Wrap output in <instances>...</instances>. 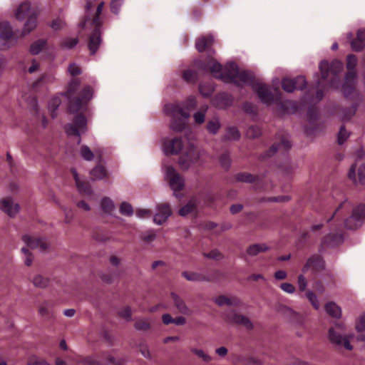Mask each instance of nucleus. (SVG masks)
<instances>
[{
	"mask_svg": "<svg viewBox=\"0 0 365 365\" xmlns=\"http://www.w3.org/2000/svg\"><path fill=\"white\" fill-rule=\"evenodd\" d=\"M163 150L166 155L180 154L178 164L183 170H187L198 163L203 150L186 138H167L163 143Z\"/></svg>",
	"mask_w": 365,
	"mask_h": 365,
	"instance_id": "f257e3e1",
	"label": "nucleus"
},
{
	"mask_svg": "<svg viewBox=\"0 0 365 365\" xmlns=\"http://www.w3.org/2000/svg\"><path fill=\"white\" fill-rule=\"evenodd\" d=\"M211 73L225 82H234L239 86L250 84L253 81V74L248 71H239L234 63H227L224 68L220 63L212 59L208 63Z\"/></svg>",
	"mask_w": 365,
	"mask_h": 365,
	"instance_id": "f03ea898",
	"label": "nucleus"
},
{
	"mask_svg": "<svg viewBox=\"0 0 365 365\" xmlns=\"http://www.w3.org/2000/svg\"><path fill=\"white\" fill-rule=\"evenodd\" d=\"M196 106L195 98L187 99V105L170 103L165 107V111L171 117L170 127L173 130L181 131L185 125L186 120L190 117V109Z\"/></svg>",
	"mask_w": 365,
	"mask_h": 365,
	"instance_id": "7ed1b4c3",
	"label": "nucleus"
},
{
	"mask_svg": "<svg viewBox=\"0 0 365 365\" xmlns=\"http://www.w3.org/2000/svg\"><path fill=\"white\" fill-rule=\"evenodd\" d=\"M80 85V81L73 79L70 81L67 94L70 98L69 110L71 112H76L80 110L91 100L93 96V90L91 87L84 88L80 97L72 98L73 93L76 91Z\"/></svg>",
	"mask_w": 365,
	"mask_h": 365,
	"instance_id": "20e7f679",
	"label": "nucleus"
},
{
	"mask_svg": "<svg viewBox=\"0 0 365 365\" xmlns=\"http://www.w3.org/2000/svg\"><path fill=\"white\" fill-rule=\"evenodd\" d=\"M345 331L346 326L344 323H336L329 329L328 339L335 346L351 351L353 349V346L350 341L354 335L346 334Z\"/></svg>",
	"mask_w": 365,
	"mask_h": 365,
	"instance_id": "39448f33",
	"label": "nucleus"
},
{
	"mask_svg": "<svg viewBox=\"0 0 365 365\" xmlns=\"http://www.w3.org/2000/svg\"><path fill=\"white\" fill-rule=\"evenodd\" d=\"M357 63V58L354 55H349L347 56L346 67L349 70L345 76V81L342 86V92L347 97L354 91L356 82V73L354 68Z\"/></svg>",
	"mask_w": 365,
	"mask_h": 365,
	"instance_id": "423d86ee",
	"label": "nucleus"
},
{
	"mask_svg": "<svg viewBox=\"0 0 365 365\" xmlns=\"http://www.w3.org/2000/svg\"><path fill=\"white\" fill-rule=\"evenodd\" d=\"M343 68V63L338 60H334L331 62L330 66L327 61H322L319 64V69L322 74V81H319L318 84H323L324 81H329V76H333L331 78L330 86H335V77L338 73H339Z\"/></svg>",
	"mask_w": 365,
	"mask_h": 365,
	"instance_id": "0eeeda50",
	"label": "nucleus"
},
{
	"mask_svg": "<svg viewBox=\"0 0 365 365\" xmlns=\"http://www.w3.org/2000/svg\"><path fill=\"white\" fill-rule=\"evenodd\" d=\"M163 170L165 178L168 182L170 187L173 190L174 195L178 197L177 192L183 189L184 179L172 166H166L164 168Z\"/></svg>",
	"mask_w": 365,
	"mask_h": 365,
	"instance_id": "6e6552de",
	"label": "nucleus"
},
{
	"mask_svg": "<svg viewBox=\"0 0 365 365\" xmlns=\"http://www.w3.org/2000/svg\"><path fill=\"white\" fill-rule=\"evenodd\" d=\"M365 218V205H360L353 210L351 217L345 220V227L349 230L359 228Z\"/></svg>",
	"mask_w": 365,
	"mask_h": 365,
	"instance_id": "1a4fd4ad",
	"label": "nucleus"
},
{
	"mask_svg": "<svg viewBox=\"0 0 365 365\" xmlns=\"http://www.w3.org/2000/svg\"><path fill=\"white\" fill-rule=\"evenodd\" d=\"M87 121L83 115H78L75 118L73 123L66 126V131L68 135H80L86 131Z\"/></svg>",
	"mask_w": 365,
	"mask_h": 365,
	"instance_id": "9d476101",
	"label": "nucleus"
},
{
	"mask_svg": "<svg viewBox=\"0 0 365 365\" xmlns=\"http://www.w3.org/2000/svg\"><path fill=\"white\" fill-rule=\"evenodd\" d=\"M36 13H38L37 9L32 7L29 1H25L16 7L14 11V16L17 20L21 21Z\"/></svg>",
	"mask_w": 365,
	"mask_h": 365,
	"instance_id": "9b49d317",
	"label": "nucleus"
},
{
	"mask_svg": "<svg viewBox=\"0 0 365 365\" xmlns=\"http://www.w3.org/2000/svg\"><path fill=\"white\" fill-rule=\"evenodd\" d=\"M282 88L288 93H292L296 89L302 90L307 86V82L303 76H298L296 78H284L282 82Z\"/></svg>",
	"mask_w": 365,
	"mask_h": 365,
	"instance_id": "f8f14e48",
	"label": "nucleus"
},
{
	"mask_svg": "<svg viewBox=\"0 0 365 365\" xmlns=\"http://www.w3.org/2000/svg\"><path fill=\"white\" fill-rule=\"evenodd\" d=\"M71 173L75 180L76 187L82 195L89 196L93 193L89 182L84 178L79 175L76 170L71 169Z\"/></svg>",
	"mask_w": 365,
	"mask_h": 365,
	"instance_id": "ddd939ff",
	"label": "nucleus"
},
{
	"mask_svg": "<svg viewBox=\"0 0 365 365\" xmlns=\"http://www.w3.org/2000/svg\"><path fill=\"white\" fill-rule=\"evenodd\" d=\"M349 178L354 184H365V164L357 165L356 164L353 165L348 173Z\"/></svg>",
	"mask_w": 365,
	"mask_h": 365,
	"instance_id": "4468645a",
	"label": "nucleus"
},
{
	"mask_svg": "<svg viewBox=\"0 0 365 365\" xmlns=\"http://www.w3.org/2000/svg\"><path fill=\"white\" fill-rule=\"evenodd\" d=\"M0 210L11 217H14L20 210L19 205L14 200L7 197L0 200Z\"/></svg>",
	"mask_w": 365,
	"mask_h": 365,
	"instance_id": "2eb2a0df",
	"label": "nucleus"
},
{
	"mask_svg": "<svg viewBox=\"0 0 365 365\" xmlns=\"http://www.w3.org/2000/svg\"><path fill=\"white\" fill-rule=\"evenodd\" d=\"M14 32L10 24L7 21L0 22V49L9 47L8 41L11 40Z\"/></svg>",
	"mask_w": 365,
	"mask_h": 365,
	"instance_id": "dca6fc26",
	"label": "nucleus"
},
{
	"mask_svg": "<svg viewBox=\"0 0 365 365\" xmlns=\"http://www.w3.org/2000/svg\"><path fill=\"white\" fill-rule=\"evenodd\" d=\"M172 212L168 204H160L157 207V212L154 215L153 222L157 225H162L168 220Z\"/></svg>",
	"mask_w": 365,
	"mask_h": 365,
	"instance_id": "f3484780",
	"label": "nucleus"
},
{
	"mask_svg": "<svg viewBox=\"0 0 365 365\" xmlns=\"http://www.w3.org/2000/svg\"><path fill=\"white\" fill-rule=\"evenodd\" d=\"M37 312L38 315L45 319L54 318L53 304L49 301L39 302L37 304Z\"/></svg>",
	"mask_w": 365,
	"mask_h": 365,
	"instance_id": "a211bd4d",
	"label": "nucleus"
},
{
	"mask_svg": "<svg viewBox=\"0 0 365 365\" xmlns=\"http://www.w3.org/2000/svg\"><path fill=\"white\" fill-rule=\"evenodd\" d=\"M253 89L257 93L259 98L264 103L269 105L274 101L273 94L264 84L255 83Z\"/></svg>",
	"mask_w": 365,
	"mask_h": 365,
	"instance_id": "6ab92c4d",
	"label": "nucleus"
},
{
	"mask_svg": "<svg viewBox=\"0 0 365 365\" xmlns=\"http://www.w3.org/2000/svg\"><path fill=\"white\" fill-rule=\"evenodd\" d=\"M23 240L25 244L31 249H39L44 251L48 247V243L45 239L36 238L29 235H24Z\"/></svg>",
	"mask_w": 365,
	"mask_h": 365,
	"instance_id": "aec40b11",
	"label": "nucleus"
},
{
	"mask_svg": "<svg viewBox=\"0 0 365 365\" xmlns=\"http://www.w3.org/2000/svg\"><path fill=\"white\" fill-rule=\"evenodd\" d=\"M226 320L230 323H235L238 325H242L247 329L252 328L251 321L245 315L240 314L235 312H230L226 315Z\"/></svg>",
	"mask_w": 365,
	"mask_h": 365,
	"instance_id": "412c9836",
	"label": "nucleus"
},
{
	"mask_svg": "<svg viewBox=\"0 0 365 365\" xmlns=\"http://www.w3.org/2000/svg\"><path fill=\"white\" fill-rule=\"evenodd\" d=\"M93 26L94 28V31L89 37L88 41V48L91 54L96 53L102 41L100 31L101 26Z\"/></svg>",
	"mask_w": 365,
	"mask_h": 365,
	"instance_id": "4be33fe9",
	"label": "nucleus"
},
{
	"mask_svg": "<svg viewBox=\"0 0 365 365\" xmlns=\"http://www.w3.org/2000/svg\"><path fill=\"white\" fill-rule=\"evenodd\" d=\"M38 12L33 14L31 16L26 19V21L24 24V28L21 31V36H25L30 34L37 26V17Z\"/></svg>",
	"mask_w": 365,
	"mask_h": 365,
	"instance_id": "5701e85b",
	"label": "nucleus"
},
{
	"mask_svg": "<svg viewBox=\"0 0 365 365\" xmlns=\"http://www.w3.org/2000/svg\"><path fill=\"white\" fill-rule=\"evenodd\" d=\"M53 80L54 77L52 75L44 73L33 83L32 87L36 90L44 88L48 84L53 83Z\"/></svg>",
	"mask_w": 365,
	"mask_h": 365,
	"instance_id": "b1692460",
	"label": "nucleus"
},
{
	"mask_svg": "<svg viewBox=\"0 0 365 365\" xmlns=\"http://www.w3.org/2000/svg\"><path fill=\"white\" fill-rule=\"evenodd\" d=\"M171 297L175 307L178 309L180 313L185 315H190L191 314V310L186 305L185 302L176 294L172 293Z\"/></svg>",
	"mask_w": 365,
	"mask_h": 365,
	"instance_id": "393cba45",
	"label": "nucleus"
},
{
	"mask_svg": "<svg viewBox=\"0 0 365 365\" xmlns=\"http://www.w3.org/2000/svg\"><path fill=\"white\" fill-rule=\"evenodd\" d=\"M365 43V29H359L357 32L356 39L351 41V48L356 51H361Z\"/></svg>",
	"mask_w": 365,
	"mask_h": 365,
	"instance_id": "a878e982",
	"label": "nucleus"
},
{
	"mask_svg": "<svg viewBox=\"0 0 365 365\" xmlns=\"http://www.w3.org/2000/svg\"><path fill=\"white\" fill-rule=\"evenodd\" d=\"M269 249V246L264 243L254 244L249 246L247 249V253L252 257L256 256L259 253L265 252Z\"/></svg>",
	"mask_w": 365,
	"mask_h": 365,
	"instance_id": "bb28decb",
	"label": "nucleus"
},
{
	"mask_svg": "<svg viewBox=\"0 0 365 365\" xmlns=\"http://www.w3.org/2000/svg\"><path fill=\"white\" fill-rule=\"evenodd\" d=\"M182 275L183 277H185L188 281H192V282L210 281V279L207 276H205L201 273H198V272L185 271L182 273Z\"/></svg>",
	"mask_w": 365,
	"mask_h": 365,
	"instance_id": "cd10ccee",
	"label": "nucleus"
},
{
	"mask_svg": "<svg viewBox=\"0 0 365 365\" xmlns=\"http://www.w3.org/2000/svg\"><path fill=\"white\" fill-rule=\"evenodd\" d=\"M214 302L218 306L224 305H237L240 304V300L236 297H228L225 295H220L214 299Z\"/></svg>",
	"mask_w": 365,
	"mask_h": 365,
	"instance_id": "c85d7f7f",
	"label": "nucleus"
},
{
	"mask_svg": "<svg viewBox=\"0 0 365 365\" xmlns=\"http://www.w3.org/2000/svg\"><path fill=\"white\" fill-rule=\"evenodd\" d=\"M214 38L212 36H202L199 38L196 43L195 46L199 52H202L207 47L212 43Z\"/></svg>",
	"mask_w": 365,
	"mask_h": 365,
	"instance_id": "c756f323",
	"label": "nucleus"
},
{
	"mask_svg": "<svg viewBox=\"0 0 365 365\" xmlns=\"http://www.w3.org/2000/svg\"><path fill=\"white\" fill-rule=\"evenodd\" d=\"M31 282L34 287L37 288L44 289L49 284L48 278L43 276L42 274H38L34 276L31 279Z\"/></svg>",
	"mask_w": 365,
	"mask_h": 365,
	"instance_id": "7c9ffc66",
	"label": "nucleus"
},
{
	"mask_svg": "<svg viewBox=\"0 0 365 365\" xmlns=\"http://www.w3.org/2000/svg\"><path fill=\"white\" fill-rule=\"evenodd\" d=\"M327 313L334 318H340L341 316V308L334 302H329L325 305Z\"/></svg>",
	"mask_w": 365,
	"mask_h": 365,
	"instance_id": "2f4dec72",
	"label": "nucleus"
},
{
	"mask_svg": "<svg viewBox=\"0 0 365 365\" xmlns=\"http://www.w3.org/2000/svg\"><path fill=\"white\" fill-rule=\"evenodd\" d=\"M291 146L292 144L291 142L289 140L288 138L284 137L282 139L279 143L274 145L272 147L270 152L272 153V154L275 153L277 150L284 152L289 149V148H291Z\"/></svg>",
	"mask_w": 365,
	"mask_h": 365,
	"instance_id": "473e14b6",
	"label": "nucleus"
},
{
	"mask_svg": "<svg viewBox=\"0 0 365 365\" xmlns=\"http://www.w3.org/2000/svg\"><path fill=\"white\" fill-rule=\"evenodd\" d=\"M91 178L95 180H102L106 176V170L101 165L95 167L90 173Z\"/></svg>",
	"mask_w": 365,
	"mask_h": 365,
	"instance_id": "72a5a7b5",
	"label": "nucleus"
},
{
	"mask_svg": "<svg viewBox=\"0 0 365 365\" xmlns=\"http://www.w3.org/2000/svg\"><path fill=\"white\" fill-rule=\"evenodd\" d=\"M134 327L138 331H147L150 328V321L144 318L136 319Z\"/></svg>",
	"mask_w": 365,
	"mask_h": 365,
	"instance_id": "f704fd0d",
	"label": "nucleus"
},
{
	"mask_svg": "<svg viewBox=\"0 0 365 365\" xmlns=\"http://www.w3.org/2000/svg\"><path fill=\"white\" fill-rule=\"evenodd\" d=\"M46 46L45 40H38L34 42L30 46V52L34 55L38 54Z\"/></svg>",
	"mask_w": 365,
	"mask_h": 365,
	"instance_id": "c9c22d12",
	"label": "nucleus"
},
{
	"mask_svg": "<svg viewBox=\"0 0 365 365\" xmlns=\"http://www.w3.org/2000/svg\"><path fill=\"white\" fill-rule=\"evenodd\" d=\"M196 206V200L194 199L190 200L185 206L179 210V214L181 216H186L194 211Z\"/></svg>",
	"mask_w": 365,
	"mask_h": 365,
	"instance_id": "e433bc0d",
	"label": "nucleus"
},
{
	"mask_svg": "<svg viewBox=\"0 0 365 365\" xmlns=\"http://www.w3.org/2000/svg\"><path fill=\"white\" fill-rule=\"evenodd\" d=\"M101 207L103 211L107 213H110L115 208L113 200L107 197H105L101 200Z\"/></svg>",
	"mask_w": 365,
	"mask_h": 365,
	"instance_id": "4c0bfd02",
	"label": "nucleus"
},
{
	"mask_svg": "<svg viewBox=\"0 0 365 365\" xmlns=\"http://www.w3.org/2000/svg\"><path fill=\"white\" fill-rule=\"evenodd\" d=\"M190 351L206 363H209L212 360V358L201 349L192 347L190 349Z\"/></svg>",
	"mask_w": 365,
	"mask_h": 365,
	"instance_id": "58836bf2",
	"label": "nucleus"
},
{
	"mask_svg": "<svg viewBox=\"0 0 365 365\" xmlns=\"http://www.w3.org/2000/svg\"><path fill=\"white\" fill-rule=\"evenodd\" d=\"M80 155L84 160L87 161H91L94 158V155L90 148L85 145L81 147Z\"/></svg>",
	"mask_w": 365,
	"mask_h": 365,
	"instance_id": "ea45409f",
	"label": "nucleus"
},
{
	"mask_svg": "<svg viewBox=\"0 0 365 365\" xmlns=\"http://www.w3.org/2000/svg\"><path fill=\"white\" fill-rule=\"evenodd\" d=\"M61 104V101L58 98H54L51 99L48 104V109L51 112V115L52 118H55L56 116V110L58 109Z\"/></svg>",
	"mask_w": 365,
	"mask_h": 365,
	"instance_id": "a19ab883",
	"label": "nucleus"
},
{
	"mask_svg": "<svg viewBox=\"0 0 365 365\" xmlns=\"http://www.w3.org/2000/svg\"><path fill=\"white\" fill-rule=\"evenodd\" d=\"M220 127V124L219 120L217 118L210 120L207 125V130L212 134H216Z\"/></svg>",
	"mask_w": 365,
	"mask_h": 365,
	"instance_id": "79ce46f5",
	"label": "nucleus"
},
{
	"mask_svg": "<svg viewBox=\"0 0 365 365\" xmlns=\"http://www.w3.org/2000/svg\"><path fill=\"white\" fill-rule=\"evenodd\" d=\"M27 363L28 365H50L46 360L35 355L30 356Z\"/></svg>",
	"mask_w": 365,
	"mask_h": 365,
	"instance_id": "37998d69",
	"label": "nucleus"
},
{
	"mask_svg": "<svg viewBox=\"0 0 365 365\" xmlns=\"http://www.w3.org/2000/svg\"><path fill=\"white\" fill-rule=\"evenodd\" d=\"M240 137V132L236 128H230L225 135V138L230 140H238Z\"/></svg>",
	"mask_w": 365,
	"mask_h": 365,
	"instance_id": "c03bdc74",
	"label": "nucleus"
},
{
	"mask_svg": "<svg viewBox=\"0 0 365 365\" xmlns=\"http://www.w3.org/2000/svg\"><path fill=\"white\" fill-rule=\"evenodd\" d=\"M119 316L127 322L132 321V309L130 307L122 308L118 313Z\"/></svg>",
	"mask_w": 365,
	"mask_h": 365,
	"instance_id": "a18cd8bd",
	"label": "nucleus"
},
{
	"mask_svg": "<svg viewBox=\"0 0 365 365\" xmlns=\"http://www.w3.org/2000/svg\"><path fill=\"white\" fill-rule=\"evenodd\" d=\"M235 180L239 182H252L255 180V177L249 173H238L235 176Z\"/></svg>",
	"mask_w": 365,
	"mask_h": 365,
	"instance_id": "49530a36",
	"label": "nucleus"
},
{
	"mask_svg": "<svg viewBox=\"0 0 365 365\" xmlns=\"http://www.w3.org/2000/svg\"><path fill=\"white\" fill-rule=\"evenodd\" d=\"M343 241V237L341 235L333 236L329 235L325 239V243L330 246H334Z\"/></svg>",
	"mask_w": 365,
	"mask_h": 365,
	"instance_id": "de8ad7c7",
	"label": "nucleus"
},
{
	"mask_svg": "<svg viewBox=\"0 0 365 365\" xmlns=\"http://www.w3.org/2000/svg\"><path fill=\"white\" fill-rule=\"evenodd\" d=\"M104 6V3L102 1L100 4H98L96 9V16L91 21L92 26H101V22L99 19V16L102 12L103 8Z\"/></svg>",
	"mask_w": 365,
	"mask_h": 365,
	"instance_id": "09e8293b",
	"label": "nucleus"
},
{
	"mask_svg": "<svg viewBox=\"0 0 365 365\" xmlns=\"http://www.w3.org/2000/svg\"><path fill=\"white\" fill-rule=\"evenodd\" d=\"M306 297H307V299H309V301L310 302V303L312 304V305L314 307V309H319L320 305H319L317 297L313 292H312V291L307 292L306 293Z\"/></svg>",
	"mask_w": 365,
	"mask_h": 365,
	"instance_id": "8fccbe9b",
	"label": "nucleus"
},
{
	"mask_svg": "<svg viewBox=\"0 0 365 365\" xmlns=\"http://www.w3.org/2000/svg\"><path fill=\"white\" fill-rule=\"evenodd\" d=\"M78 42L77 38H68L62 41L61 46L65 48L70 49L76 46Z\"/></svg>",
	"mask_w": 365,
	"mask_h": 365,
	"instance_id": "3c124183",
	"label": "nucleus"
},
{
	"mask_svg": "<svg viewBox=\"0 0 365 365\" xmlns=\"http://www.w3.org/2000/svg\"><path fill=\"white\" fill-rule=\"evenodd\" d=\"M120 212L122 215L130 216L133 213L132 206L128 202H123L120 207Z\"/></svg>",
	"mask_w": 365,
	"mask_h": 365,
	"instance_id": "603ef678",
	"label": "nucleus"
},
{
	"mask_svg": "<svg viewBox=\"0 0 365 365\" xmlns=\"http://www.w3.org/2000/svg\"><path fill=\"white\" fill-rule=\"evenodd\" d=\"M65 21L61 18L53 19L51 23V27L55 31L61 30L65 27Z\"/></svg>",
	"mask_w": 365,
	"mask_h": 365,
	"instance_id": "864d4df0",
	"label": "nucleus"
},
{
	"mask_svg": "<svg viewBox=\"0 0 365 365\" xmlns=\"http://www.w3.org/2000/svg\"><path fill=\"white\" fill-rule=\"evenodd\" d=\"M21 252H23V254L24 255V264L28 267L31 266L33 262L32 255L30 253L29 250L26 247H23L21 249Z\"/></svg>",
	"mask_w": 365,
	"mask_h": 365,
	"instance_id": "5fc2aeb1",
	"label": "nucleus"
},
{
	"mask_svg": "<svg viewBox=\"0 0 365 365\" xmlns=\"http://www.w3.org/2000/svg\"><path fill=\"white\" fill-rule=\"evenodd\" d=\"M349 137V133L344 127H341L338 135L339 144H343Z\"/></svg>",
	"mask_w": 365,
	"mask_h": 365,
	"instance_id": "6e6d98bb",
	"label": "nucleus"
},
{
	"mask_svg": "<svg viewBox=\"0 0 365 365\" xmlns=\"http://www.w3.org/2000/svg\"><path fill=\"white\" fill-rule=\"evenodd\" d=\"M206 110H207V108H205V109H203L201 111L196 112L194 114L193 117H194L195 122L196 123L201 124L205 121Z\"/></svg>",
	"mask_w": 365,
	"mask_h": 365,
	"instance_id": "4d7b16f0",
	"label": "nucleus"
},
{
	"mask_svg": "<svg viewBox=\"0 0 365 365\" xmlns=\"http://www.w3.org/2000/svg\"><path fill=\"white\" fill-rule=\"evenodd\" d=\"M238 362L242 363L243 365H261L260 361L253 357L239 359Z\"/></svg>",
	"mask_w": 365,
	"mask_h": 365,
	"instance_id": "13d9d810",
	"label": "nucleus"
},
{
	"mask_svg": "<svg viewBox=\"0 0 365 365\" xmlns=\"http://www.w3.org/2000/svg\"><path fill=\"white\" fill-rule=\"evenodd\" d=\"M123 2V0H112L110 3V9L112 12L115 14H118Z\"/></svg>",
	"mask_w": 365,
	"mask_h": 365,
	"instance_id": "bf43d9fd",
	"label": "nucleus"
},
{
	"mask_svg": "<svg viewBox=\"0 0 365 365\" xmlns=\"http://www.w3.org/2000/svg\"><path fill=\"white\" fill-rule=\"evenodd\" d=\"M204 256L207 258L219 260L222 258V255L218 250H212L209 253L204 254Z\"/></svg>",
	"mask_w": 365,
	"mask_h": 365,
	"instance_id": "052dcab7",
	"label": "nucleus"
},
{
	"mask_svg": "<svg viewBox=\"0 0 365 365\" xmlns=\"http://www.w3.org/2000/svg\"><path fill=\"white\" fill-rule=\"evenodd\" d=\"M156 238V233L153 230H149L146 232L143 236V240L146 242H151L154 241Z\"/></svg>",
	"mask_w": 365,
	"mask_h": 365,
	"instance_id": "680f3d73",
	"label": "nucleus"
},
{
	"mask_svg": "<svg viewBox=\"0 0 365 365\" xmlns=\"http://www.w3.org/2000/svg\"><path fill=\"white\" fill-rule=\"evenodd\" d=\"M280 288L284 292L288 293V294H293V293H294V292L296 290L294 285H292V284L288 283V282H284V283L281 284Z\"/></svg>",
	"mask_w": 365,
	"mask_h": 365,
	"instance_id": "e2e57ef3",
	"label": "nucleus"
},
{
	"mask_svg": "<svg viewBox=\"0 0 365 365\" xmlns=\"http://www.w3.org/2000/svg\"><path fill=\"white\" fill-rule=\"evenodd\" d=\"M356 329L358 331H365V314L359 317L356 324Z\"/></svg>",
	"mask_w": 365,
	"mask_h": 365,
	"instance_id": "0e129e2a",
	"label": "nucleus"
},
{
	"mask_svg": "<svg viewBox=\"0 0 365 365\" xmlns=\"http://www.w3.org/2000/svg\"><path fill=\"white\" fill-rule=\"evenodd\" d=\"M260 130L257 127H250L247 131V135L250 138H255L260 135Z\"/></svg>",
	"mask_w": 365,
	"mask_h": 365,
	"instance_id": "69168bd1",
	"label": "nucleus"
},
{
	"mask_svg": "<svg viewBox=\"0 0 365 365\" xmlns=\"http://www.w3.org/2000/svg\"><path fill=\"white\" fill-rule=\"evenodd\" d=\"M68 71L70 73V75L72 76L79 75L81 73V68L76 63H71L68 66Z\"/></svg>",
	"mask_w": 365,
	"mask_h": 365,
	"instance_id": "338daca9",
	"label": "nucleus"
},
{
	"mask_svg": "<svg viewBox=\"0 0 365 365\" xmlns=\"http://www.w3.org/2000/svg\"><path fill=\"white\" fill-rule=\"evenodd\" d=\"M81 363L83 365H101L100 362L98 361L96 359L93 357H86L83 359Z\"/></svg>",
	"mask_w": 365,
	"mask_h": 365,
	"instance_id": "774afa93",
	"label": "nucleus"
}]
</instances>
